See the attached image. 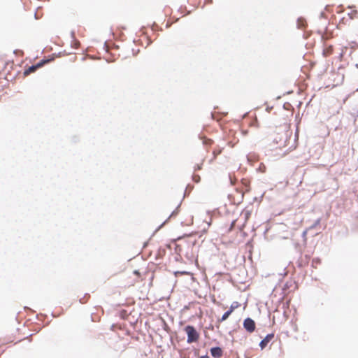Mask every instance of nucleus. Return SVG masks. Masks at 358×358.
Listing matches in <instances>:
<instances>
[{
  "mask_svg": "<svg viewBox=\"0 0 358 358\" xmlns=\"http://www.w3.org/2000/svg\"><path fill=\"white\" fill-rule=\"evenodd\" d=\"M334 53V47L331 45H325L322 51L324 57H327Z\"/></svg>",
  "mask_w": 358,
  "mask_h": 358,
  "instance_id": "39448f33",
  "label": "nucleus"
},
{
  "mask_svg": "<svg viewBox=\"0 0 358 358\" xmlns=\"http://www.w3.org/2000/svg\"><path fill=\"white\" fill-rule=\"evenodd\" d=\"M244 328L250 333L255 330V322L251 318H246L243 322Z\"/></svg>",
  "mask_w": 358,
  "mask_h": 358,
  "instance_id": "20e7f679",
  "label": "nucleus"
},
{
  "mask_svg": "<svg viewBox=\"0 0 358 358\" xmlns=\"http://www.w3.org/2000/svg\"><path fill=\"white\" fill-rule=\"evenodd\" d=\"M231 313H231L229 310H228L227 312H225V313L223 314L222 317L220 319H218V320H217V322L221 323V322H222L225 321V320H226L229 317V315H230Z\"/></svg>",
  "mask_w": 358,
  "mask_h": 358,
  "instance_id": "9d476101",
  "label": "nucleus"
},
{
  "mask_svg": "<svg viewBox=\"0 0 358 358\" xmlns=\"http://www.w3.org/2000/svg\"><path fill=\"white\" fill-rule=\"evenodd\" d=\"M201 165L202 164H197L196 166L195 167V170H200L201 169Z\"/></svg>",
  "mask_w": 358,
  "mask_h": 358,
  "instance_id": "f8f14e48",
  "label": "nucleus"
},
{
  "mask_svg": "<svg viewBox=\"0 0 358 358\" xmlns=\"http://www.w3.org/2000/svg\"><path fill=\"white\" fill-rule=\"evenodd\" d=\"M223 148H220V146H216L213 148V159H215L221 152H222Z\"/></svg>",
  "mask_w": 358,
  "mask_h": 358,
  "instance_id": "1a4fd4ad",
  "label": "nucleus"
},
{
  "mask_svg": "<svg viewBox=\"0 0 358 358\" xmlns=\"http://www.w3.org/2000/svg\"><path fill=\"white\" fill-rule=\"evenodd\" d=\"M241 306V304L238 301H234L230 307H229V310L233 313L234 310H236V308H239Z\"/></svg>",
  "mask_w": 358,
  "mask_h": 358,
  "instance_id": "9b49d317",
  "label": "nucleus"
},
{
  "mask_svg": "<svg viewBox=\"0 0 358 358\" xmlns=\"http://www.w3.org/2000/svg\"><path fill=\"white\" fill-rule=\"evenodd\" d=\"M210 352L213 357L220 358L222 356V350L219 347L211 348Z\"/></svg>",
  "mask_w": 358,
  "mask_h": 358,
  "instance_id": "0eeeda50",
  "label": "nucleus"
},
{
  "mask_svg": "<svg viewBox=\"0 0 358 358\" xmlns=\"http://www.w3.org/2000/svg\"><path fill=\"white\" fill-rule=\"evenodd\" d=\"M274 334H268L261 342H260V347L262 349H264L266 348V346L268 345V343L273 338Z\"/></svg>",
  "mask_w": 358,
  "mask_h": 358,
  "instance_id": "423d86ee",
  "label": "nucleus"
},
{
  "mask_svg": "<svg viewBox=\"0 0 358 358\" xmlns=\"http://www.w3.org/2000/svg\"><path fill=\"white\" fill-rule=\"evenodd\" d=\"M182 274H185L187 273L186 272H181Z\"/></svg>",
  "mask_w": 358,
  "mask_h": 358,
  "instance_id": "dca6fc26",
  "label": "nucleus"
},
{
  "mask_svg": "<svg viewBox=\"0 0 358 358\" xmlns=\"http://www.w3.org/2000/svg\"><path fill=\"white\" fill-rule=\"evenodd\" d=\"M274 141L276 142L277 144L280 143L279 147L281 148L282 146H285V142L287 141V136L286 135H281L280 136V141H278L277 136L274 138Z\"/></svg>",
  "mask_w": 358,
  "mask_h": 358,
  "instance_id": "6e6552de",
  "label": "nucleus"
},
{
  "mask_svg": "<svg viewBox=\"0 0 358 358\" xmlns=\"http://www.w3.org/2000/svg\"><path fill=\"white\" fill-rule=\"evenodd\" d=\"M211 143H212V140H210V139L208 140V141H206V143L211 144Z\"/></svg>",
  "mask_w": 358,
  "mask_h": 358,
  "instance_id": "ddd939ff",
  "label": "nucleus"
},
{
  "mask_svg": "<svg viewBox=\"0 0 358 358\" xmlns=\"http://www.w3.org/2000/svg\"><path fill=\"white\" fill-rule=\"evenodd\" d=\"M185 331L187 335V342L188 343H192L194 342H197L199 339V334L196 330V329L191 325H187L185 327Z\"/></svg>",
  "mask_w": 358,
  "mask_h": 358,
  "instance_id": "f257e3e1",
  "label": "nucleus"
},
{
  "mask_svg": "<svg viewBox=\"0 0 358 358\" xmlns=\"http://www.w3.org/2000/svg\"><path fill=\"white\" fill-rule=\"evenodd\" d=\"M49 62H50V60L43 59V60H41V62H39L38 63H37L36 64L32 65V66L28 67L27 69L24 70V71L23 73L24 76H27L29 74L35 72L37 69L42 67L44 64H47Z\"/></svg>",
  "mask_w": 358,
  "mask_h": 358,
  "instance_id": "f03ea898",
  "label": "nucleus"
},
{
  "mask_svg": "<svg viewBox=\"0 0 358 358\" xmlns=\"http://www.w3.org/2000/svg\"><path fill=\"white\" fill-rule=\"evenodd\" d=\"M206 358H208V357H206Z\"/></svg>",
  "mask_w": 358,
  "mask_h": 358,
  "instance_id": "a211bd4d",
  "label": "nucleus"
},
{
  "mask_svg": "<svg viewBox=\"0 0 358 358\" xmlns=\"http://www.w3.org/2000/svg\"><path fill=\"white\" fill-rule=\"evenodd\" d=\"M230 180H231V183L232 185H234V182H235L234 180L231 178H230Z\"/></svg>",
  "mask_w": 358,
  "mask_h": 358,
  "instance_id": "4468645a",
  "label": "nucleus"
},
{
  "mask_svg": "<svg viewBox=\"0 0 358 358\" xmlns=\"http://www.w3.org/2000/svg\"><path fill=\"white\" fill-rule=\"evenodd\" d=\"M241 183L243 186V189H242L241 192H237L239 194V199L238 200V203H240L244 197V194L245 192H248L250 191V182L248 179H242Z\"/></svg>",
  "mask_w": 358,
  "mask_h": 358,
  "instance_id": "7ed1b4c3",
  "label": "nucleus"
},
{
  "mask_svg": "<svg viewBox=\"0 0 358 358\" xmlns=\"http://www.w3.org/2000/svg\"><path fill=\"white\" fill-rule=\"evenodd\" d=\"M206 358H208V357H206Z\"/></svg>",
  "mask_w": 358,
  "mask_h": 358,
  "instance_id": "f3484780",
  "label": "nucleus"
},
{
  "mask_svg": "<svg viewBox=\"0 0 358 358\" xmlns=\"http://www.w3.org/2000/svg\"><path fill=\"white\" fill-rule=\"evenodd\" d=\"M134 273H135L136 274H137V275L138 274V271H134Z\"/></svg>",
  "mask_w": 358,
  "mask_h": 358,
  "instance_id": "2eb2a0df",
  "label": "nucleus"
}]
</instances>
